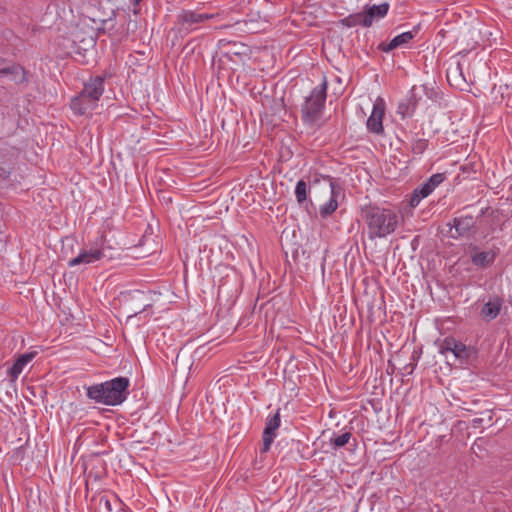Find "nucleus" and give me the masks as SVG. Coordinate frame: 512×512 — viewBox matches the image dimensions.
Segmentation results:
<instances>
[{
  "label": "nucleus",
  "instance_id": "f257e3e1",
  "mask_svg": "<svg viewBox=\"0 0 512 512\" xmlns=\"http://www.w3.org/2000/svg\"><path fill=\"white\" fill-rule=\"evenodd\" d=\"M361 216L367 227V235L370 240L386 238L393 234L400 221L395 210L371 204L362 208Z\"/></svg>",
  "mask_w": 512,
  "mask_h": 512
},
{
  "label": "nucleus",
  "instance_id": "f03ea898",
  "mask_svg": "<svg viewBox=\"0 0 512 512\" xmlns=\"http://www.w3.org/2000/svg\"><path fill=\"white\" fill-rule=\"evenodd\" d=\"M130 380L119 376L111 380L93 384L86 388V396L95 403L106 406L121 405L128 398Z\"/></svg>",
  "mask_w": 512,
  "mask_h": 512
},
{
  "label": "nucleus",
  "instance_id": "7ed1b4c3",
  "mask_svg": "<svg viewBox=\"0 0 512 512\" xmlns=\"http://www.w3.org/2000/svg\"><path fill=\"white\" fill-rule=\"evenodd\" d=\"M327 89L328 81L324 76L322 83L314 87L305 97L300 107L301 120L305 125L313 127L322 117L327 99Z\"/></svg>",
  "mask_w": 512,
  "mask_h": 512
},
{
  "label": "nucleus",
  "instance_id": "20e7f679",
  "mask_svg": "<svg viewBox=\"0 0 512 512\" xmlns=\"http://www.w3.org/2000/svg\"><path fill=\"white\" fill-rule=\"evenodd\" d=\"M439 353L445 355L451 352L461 365H470L477 358V350L456 340L454 337H446L437 342Z\"/></svg>",
  "mask_w": 512,
  "mask_h": 512
},
{
  "label": "nucleus",
  "instance_id": "39448f33",
  "mask_svg": "<svg viewBox=\"0 0 512 512\" xmlns=\"http://www.w3.org/2000/svg\"><path fill=\"white\" fill-rule=\"evenodd\" d=\"M213 17L212 14L198 13L192 10H183L177 16L178 31L181 35H188L198 28V25Z\"/></svg>",
  "mask_w": 512,
  "mask_h": 512
},
{
  "label": "nucleus",
  "instance_id": "423d86ee",
  "mask_svg": "<svg viewBox=\"0 0 512 512\" xmlns=\"http://www.w3.org/2000/svg\"><path fill=\"white\" fill-rule=\"evenodd\" d=\"M468 250L471 263L482 270L492 266L498 256L497 250H481V248L475 244H470Z\"/></svg>",
  "mask_w": 512,
  "mask_h": 512
},
{
  "label": "nucleus",
  "instance_id": "0eeeda50",
  "mask_svg": "<svg viewBox=\"0 0 512 512\" xmlns=\"http://www.w3.org/2000/svg\"><path fill=\"white\" fill-rule=\"evenodd\" d=\"M18 150L0 141V180H7L13 170Z\"/></svg>",
  "mask_w": 512,
  "mask_h": 512
},
{
  "label": "nucleus",
  "instance_id": "6e6552de",
  "mask_svg": "<svg viewBox=\"0 0 512 512\" xmlns=\"http://www.w3.org/2000/svg\"><path fill=\"white\" fill-rule=\"evenodd\" d=\"M321 177L329 182L330 198L327 202L319 207V214L321 218L326 219L330 217L338 208V197L340 195V185L329 175H321Z\"/></svg>",
  "mask_w": 512,
  "mask_h": 512
},
{
  "label": "nucleus",
  "instance_id": "1a4fd4ad",
  "mask_svg": "<svg viewBox=\"0 0 512 512\" xmlns=\"http://www.w3.org/2000/svg\"><path fill=\"white\" fill-rule=\"evenodd\" d=\"M280 425V409H277L273 415H269L267 417L266 425L262 433V453L269 451L271 444L277 437V430L279 429Z\"/></svg>",
  "mask_w": 512,
  "mask_h": 512
},
{
  "label": "nucleus",
  "instance_id": "9d476101",
  "mask_svg": "<svg viewBox=\"0 0 512 512\" xmlns=\"http://www.w3.org/2000/svg\"><path fill=\"white\" fill-rule=\"evenodd\" d=\"M384 115L385 103L379 98L374 102L372 112L366 121V127L370 133L381 135L384 132L382 124Z\"/></svg>",
  "mask_w": 512,
  "mask_h": 512
},
{
  "label": "nucleus",
  "instance_id": "9b49d317",
  "mask_svg": "<svg viewBox=\"0 0 512 512\" xmlns=\"http://www.w3.org/2000/svg\"><path fill=\"white\" fill-rule=\"evenodd\" d=\"M98 106V102L94 99L88 98L82 91L74 96L70 101V108L75 115L83 116L91 113Z\"/></svg>",
  "mask_w": 512,
  "mask_h": 512
},
{
  "label": "nucleus",
  "instance_id": "f8f14e48",
  "mask_svg": "<svg viewBox=\"0 0 512 512\" xmlns=\"http://www.w3.org/2000/svg\"><path fill=\"white\" fill-rule=\"evenodd\" d=\"M104 82V76H90L89 79L84 82L82 92L85 93L88 98L99 102L105 90Z\"/></svg>",
  "mask_w": 512,
  "mask_h": 512
},
{
  "label": "nucleus",
  "instance_id": "ddd939ff",
  "mask_svg": "<svg viewBox=\"0 0 512 512\" xmlns=\"http://www.w3.org/2000/svg\"><path fill=\"white\" fill-rule=\"evenodd\" d=\"M419 32V26H415L411 31L403 32L395 36L389 43H380L378 49L389 53L392 50L406 46Z\"/></svg>",
  "mask_w": 512,
  "mask_h": 512
},
{
  "label": "nucleus",
  "instance_id": "4468645a",
  "mask_svg": "<svg viewBox=\"0 0 512 512\" xmlns=\"http://www.w3.org/2000/svg\"><path fill=\"white\" fill-rule=\"evenodd\" d=\"M475 219L472 215H462L454 217L448 225L450 229H455L457 235H451L453 238L467 235L475 227Z\"/></svg>",
  "mask_w": 512,
  "mask_h": 512
},
{
  "label": "nucleus",
  "instance_id": "2eb2a0df",
  "mask_svg": "<svg viewBox=\"0 0 512 512\" xmlns=\"http://www.w3.org/2000/svg\"><path fill=\"white\" fill-rule=\"evenodd\" d=\"M105 254L103 249L94 248L90 250H82L78 256L68 261L69 267H74L80 264H91L104 258Z\"/></svg>",
  "mask_w": 512,
  "mask_h": 512
},
{
  "label": "nucleus",
  "instance_id": "dca6fc26",
  "mask_svg": "<svg viewBox=\"0 0 512 512\" xmlns=\"http://www.w3.org/2000/svg\"><path fill=\"white\" fill-rule=\"evenodd\" d=\"M364 11V27H370L374 20L384 18L389 11V4L384 2L380 5L366 6Z\"/></svg>",
  "mask_w": 512,
  "mask_h": 512
},
{
  "label": "nucleus",
  "instance_id": "f3484780",
  "mask_svg": "<svg viewBox=\"0 0 512 512\" xmlns=\"http://www.w3.org/2000/svg\"><path fill=\"white\" fill-rule=\"evenodd\" d=\"M503 303V299L499 296L490 299L482 306L480 311L481 317L487 322L496 319L501 312Z\"/></svg>",
  "mask_w": 512,
  "mask_h": 512
},
{
  "label": "nucleus",
  "instance_id": "a211bd4d",
  "mask_svg": "<svg viewBox=\"0 0 512 512\" xmlns=\"http://www.w3.org/2000/svg\"><path fill=\"white\" fill-rule=\"evenodd\" d=\"M37 355L36 351L26 352L24 354H20L14 364L8 369L7 373L11 380H16L19 375L22 373L24 367L31 362L35 356Z\"/></svg>",
  "mask_w": 512,
  "mask_h": 512
},
{
  "label": "nucleus",
  "instance_id": "6ab92c4d",
  "mask_svg": "<svg viewBox=\"0 0 512 512\" xmlns=\"http://www.w3.org/2000/svg\"><path fill=\"white\" fill-rule=\"evenodd\" d=\"M294 193L297 203L300 207H303L306 210H308V207L313 205L312 200L308 198V195L310 193L309 182H306L304 179H300L296 183Z\"/></svg>",
  "mask_w": 512,
  "mask_h": 512
},
{
  "label": "nucleus",
  "instance_id": "aec40b11",
  "mask_svg": "<svg viewBox=\"0 0 512 512\" xmlns=\"http://www.w3.org/2000/svg\"><path fill=\"white\" fill-rule=\"evenodd\" d=\"M0 76H10V79L16 84L28 82L27 72L19 64H12L0 69Z\"/></svg>",
  "mask_w": 512,
  "mask_h": 512
},
{
  "label": "nucleus",
  "instance_id": "412c9836",
  "mask_svg": "<svg viewBox=\"0 0 512 512\" xmlns=\"http://www.w3.org/2000/svg\"><path fill=\"white\" fill-rule=\"evenodd\" d=\"M445 179L444 173L433 174L422 185L417 187L418 192L422 196L428 197Z\"/></svg>",
  "mask_w": 512,
  "mask_h": 512
},
{
  "label": "nucleus",
  "instance_id": "4be33fe9",
  "mask_svg": "<svg viewBox=\"0 0 512 512\" xmlns=\"http://www.w3.org/2000/svg\"><path fill=\"white\" fill-rule=\"evenodd\" d=\"M417 107V100L412 93V95L406 100L398 104L397 114L401 116L402 119L410 118L413 116Z\"/></svg>",
  "mask_w": 512,
  "mask_h": 512
},
{
  "label": "nucleus",
  "instance_id": "5701e85b",
  "mask_svg": "<svg viewBox=\"0 0 512 512\" xmlns=\"http://www.w3.org/2000/svg\"><path fill=\"white\" fill-rule=\"evenodd\" d=\"M352 438V434L350 431H343L341 434H337L335 432L332 433L329 438V444L333 449H340L347 445Z\"/></svg>",
  "mask_w": 512,
  "mask_h": 512
},
{
  "label": "nucleus",
  "instance_id": "b1692460",
  "mask_svg": "<svg viewBox=\"0 0 512 512\" xmlns=\"http://www.w3.org/2000/svg\"><path fill=\"white\" fill-rule=\"evenodd\" d=\"M364 16H365L364 11H361L358 13H353V14H350V15L340 19L339 24L344 27H347V28H352V27H356V26L364 27V22H363Z\"/></svg>",
  "mask_w": 512,
  "mask_h": 512
},
{
  "label": "nucleus",
  "instance_id": "393cba45",
  "mask_svg": "<svg viewBox=\"0 0 512 512\" xmlns=\"http://www.w3.org/2000/svg\"><path fill=\"white\" fill-rule=\"evenodd\" d=\"M418 133L414 135L411 139V152L415 156L422 155L429 146V140L425 138L418 137Z\"/></svg>",
  "mask_w": 512,
  "mask_h": 512
},
{
  "label": "nucleus",
  "instance_id": "a878e982",
  "mask_svg": "<svg viewBox=\"0 0 512 512\" xmlns=\"http://www.w3.org/2000/svg\"><path fill=\"white\" fill-rule=\"evenodd\" d=\"M426 198L425 196H422L419 192H418V188H416L414 191H413V194L410 198V206L412 207H416L420 201L422 199Z\"/></svg>",
  "mask_w": 512,
  "mask_h": 512
},
{
  "label": "nucleus",
  "instance_id": "bb28decb",
  "mask_svg": "<svg viewBox=\"0 0 512 512\" xmlns=\"http://www.w3.org/2000/svg\"><path fill=\"white\" fill-rule=\"evenodd\" d=\"M416 362H409L407 363L404 367H403V370H404V373L406 375H411L413 373V371L415 370L416 368Z\"/></svg>",
  "mask_w": 512,
  "mask_h": 512
},
{
  "label": "nucleus",
  "instance_id": "cd10ccee",
  "mask_svg": "<svg viewBox=\"0 0 512 512\" xmlns=\"http://www.w3.org/2000/svg\"><path fill=\"white\" fill-rule=\"evenodd\" d=\"M419 355L416 351H413L412 355H411V358H410V362H418V359H419Z\"/></svg>",
  "mask_w": 512,
  "mask_h": 512
},
{
  "label": "nucleus",
  "instance_id": "c85d7f7f",
  "mask_svg": "<svg viewBox=\"0 0 512 512\" xmlns=\"http://www.w3.org/2000/svg\"><path fill=\"white\" fill-rule=\"evenodd\" d=\"M91 477H94L95 480L99 479V477L97 475H93L92 472H89L88 477L86 479V487H88V482H89Z\"/></svg>",
  "mask_w": 512,
  "mask_h": 512
},
{
  "label": "nucleus",
  "instance_id": "c756f323",
  "mask_svg": "<svg viewBox=\"0 0 512 512\" xmlns=\"http://www.w3.org/2000/svg\"><path fill=\"white\" fill-rule=\"evenodd\" d=\"M150 306H151L150 304H146L142 310H140L139 312H135L134 315H130L129 318L132 316H137L138 314H141L143 311H145Z\"/></svg>",
  "mask_w": 512,
  "mask_h": 512
},
{
  "label": "nucleus",
  "instance_id": "7c9ffc66",
  "mask_svg": "<svg viewBox=\"0 0 512 512\" xmlns=\"http://www.w3.org/2000/svg\"><path fill=\"white\" fill-rule=\"evenodd\" d=\"M142 0H131L134 6H138Z\"/></svg>",
  "mask_w": 512,
  "mask_h": 512
},
{
  "label": "nucleus",
  "instance_id": "2f4dec72",
  "mask_svg": "<svg viewBox=\"0 0 512 512\" xmlns=\"http://www.w3.org/2000/svg\"><path fill=\"white\" fill-rule=\"evenodd\" d=\"M473 422H474V424H478V423L482 422V419H474Z\"/></svg>",
  "mask_w": 512,
  "mask_h": 512
},
{
  "label": "nucleus",
  "instance_id": "473e14b6",
  "mask_svg": "<svg viewBox=\"0 0 512 512\" xmlns=\"http://www.w3.org/2000/svg\"><path fill=\"white\" fill-rule=\"evenodd\" d=\"M319 181V178L316 177L315 180H314V183H317Z\"/></svg>",
  "mask_w": 512,
  "mask_h": 512
}]
</instances>
